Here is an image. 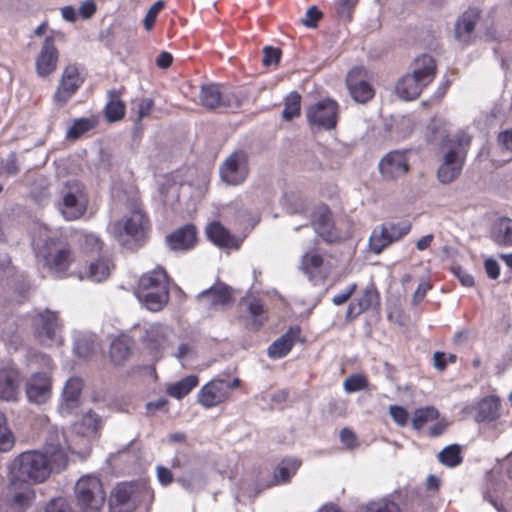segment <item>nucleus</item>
<instances>
[{
  "mask_svg": "<svg viewBox=\"0 0 512 512\" xmlns=\"http://www.w3.org/2000/svg\"><path fill=\"white\" fill-rule=\"evenodd\" d=\"M55 436L56 443L47 442L44 452L29 450L15 457L8 465V474L37 484L44 482L52 471L63 470L68 462L67 450H74V447L67 442L64 433L56 431Z\"/></svg>",
  "mask_w": 512,
  "mask_h": 512,
  "instance_id": "1",
  "label": "nucleus"
},
{
  "mask_svg": "<svg viewBox=\"0 0 512 512\" xmlns=\"http://www.w3.org/2000/svg\"><path fill=\"white\" fill-rule=\"evenodd\" d=\"M429 129L432 133L431 141L439 142L444 155L437 170V178L443 184L453 182L460 175L471 143V136L465 131H459L452 138L448 135L447 124L441 120H434Z\"/></svg>",
  "mask_w": 512,
  "mask_h": 512,
  "instance_id": "2",
  "label": "nucleus"
},
{
  "mask_svg": "<svg viewBox=\"0 0 512 512\" xmlns=\"http://www.w3.org/2000/svg\"><path fill=\"white\" fill-rule=\"evenodd\" d=\"M38 265L52 276L62 279L75 261L74 253L68 242L58 233L47 235L35 248Z\"/></svg>",
  "mask_w": 512,
  "mask_h": 512,
  "instance_id": "3",
  "label": "nucleus"
},
{
  "mask_svg": "<svg viewBox=\"0 0 512 512\" xmlns=\"http://www.w3.org/2000/svg\"><path fill=\"white\" fill-rule=\"evenodd\" d=\"M137 299L150 311H159L168 302L169 287L166 271L157 267L140 278L135 289Z\"/></svg>",
  "mask_w": 512,
  "mask_h": 512,
  "instance_id": "4",
  "label": "nucleus"
},
{
  "mask_svg": "<svg viewBox=\"0 0 512 512\" xmlns=\"http://www.w3.org/2000/svg\"><path fill=\"white\" fill-rule=\"evenodd\" d=\"M88 203V192L82 182L71 179L59 185L55 206L65 220L81 218L86 213Z\"/></svg>",
  "mask_w": 512,
  "mask_h": 512,
  "instance_id": "5",
  "label": "nucleus"
},
{
  "mask_svg": "<svg viewBox=\"0 0 512 512\" xmlns=\"http://www.w3.org/2000/svg\"><path fill=\"white\" fill-rule=\"evenodd\" d=\"M150 230V222L140 208L132 210L122 220L109 225L110 233L122 245H129L130 240L139 241Z\"/></svg>",
  "mask_w": 512,
  "mask_h": 512,
  "instance_id": "6",
  "label": "nucleus"
},
{
  "mask_svg": "<svg viewBox=\"0 0 512 512\" xmlns=\"http://www.w3.org/2000/svg\"><path fill=\"white\" fill-rule=\"evenodd\" d=\"M77 506L81 512H99L105 502L100 479L93 475L82 476L74 487Z\"/></svg>",
  "mask_w": 512,
  "mask_h": 512,
  "instance_id": "7",
  "label": "nucleus"
},
{
  "mask_svg": "<svg viewBox=\"0 0 512 512\" xmlns=\"http://www.w3.org/2000/svg\"><path fill=\"white\" fill-rule=\"evenodd\" d=\"M199 102L206 109L227 112L239 108L243 99L232 89L209 83L201 86Z\"/></svg>",
  "mask_w": 512,
  "mask_h": 512,
  "instance_id": "8",
  "label": "nucleus"
},
{
  "mask_svg": "<svg viewBox=\"0 0 512 512\" xmlns=\"http://www.w3.org/2000/svg\"><path fill=\"white\" fill-rule=\"evenodd\" d=\"M84 82L82 70L76 64L67 65L61 75L53 102L58 107L65 106Z\"/></svg>",
  "mask_w": 512,
  "mask_h": 512,
  "instance_id": "9",
  "label": "nucleus"
},
{
  "mask_svg": "<svg viewBox=\"0 0 512 512\" xmlns=\"http://www.w3.org/2000/svg\"><path fill=\"white\" fill-rule=\"evenodd\" d=\"M33 327L42 344L53 346L62 343L60 325L55 312L44 310L36 313L33 317Z\"/></svg>",
  "mask_w": 512,
  "mask_h": 512,
  "instance_id": "10",
  "label": "nucleus"
},
{
  "mask_svg": "<svg viewBox=\"0 0 512 512\" xmlns=\"http://www.w3.org/2000/svg\"><path fill=\"white\" fill-rule=\"evenodd\" d=\"M239 386V379L232 382L215 379L205 384L198 392V402L206 409L220 405L228 400L232 389Z\"/></svg>",
  "mask_w": 512,
  "mask_h": 512,
  "instance_id": "11",
  "label": "nucleus"
},
{
  "mask_svg": "<svg viewBox=\"0 0 512 512\" xmlns=\"http://www.w3.org/2000/svg\"><path fill=\"white\" fill-rule=\"evenodd\" d=\"M378 169L385 181H396L403 178L410 170L409 152L406 150L388 152L379 161Z\"/></svg>",
  "mask_w": 512,
  "mask_h": 512,
  "instance_id": "12",
  "label": "nucleus"
},
{
  "mask_svg": "<svg viewBox=\"0 0 512 512\" xmlns=\"http://www.w3.org/2000/svg\"><path fill=\"white\" fill-rule=\"evenodd\" d=\"M173 331L159 323L148 324L144 328L143 343L150 354L158 359L169 347Z\"/></svg>",
  "mask_w": 512,
  "mask_h": 512,
  "instance_id": "13",
  "label": "nucleus"
},
{
  "mask_svg": "<svg viewBox=\"0 0 512 512\" xmlns=\"http://www.w3.org/2000/svg\"><path fill=\"white\" fill-rule=\"evenodd\" d=\"M248 174V155L244 151L232 153L220 167L221 179L230 185L243 183Z\"/></svg>",
  "mask_w": 512,
  "mask_h": 512,
  "instance_id": "14",
  "label": "nucleus"
},
{
  "mask_svg": "<svg viewBox=\"0 0 512 512\" xmlns=\"http://www.w3.org/2000/svg\"><path fill=\"white\" fill-rule=\"evenodd\" d=\"M307 120L310 125L324 129H332L338 120V104L332 99H324L307 109Z\"/></svg>",
  "mask_w": 512,
  "mask_h": 512,
  "instance_id": "15",
  "label": "nucleus"
},
{
  "mask_svg": "<svg viewBox=\"0 0 512 512\" xmlns=\"http://www.w3.org/2000/svg\"><path fill=\"white\" fill-rule=\"evenodd\" d=\"M137 502V487L133 483H119L109 499L110 512H132Z\"/></svg>",
  "mask_w": 512,
  "mask_h": 512,
  "instance_id": "16",
  "label": "nucleus"
},
{
  "mask_svg": "<svg viewBox=\"0 0 512 512\" xmlns=\"http://www.w3.org/2000/svg\"><path fill=\"white\" fill-rule=\"evenodd\" d=\"M366 71L362 67L351 69L346 78L351 97L358 103H366L374 96V89L365 79Z\"/></svg>",
  "mask_w": 512,
  "mask_h": 512,
  "instance_id": "17",
  "label": "nucleus"
},
{
  "mask_svg": "<svg viewBox=\"0 0 512 512\" xmlns=\"http://www.w3.org/2000/svg\"><path fill=\"white\" fill-rule=\"evenodd\" d=\"M197 301L205 310H220L232 302L231 290L227 285L217 283L202 291L197 296Z\"/></svg>",
  "mask_w": 512,
  "mask_h": 512,
  "instance_id": "18",
  "label": "nucleus"
},
{
  "mask_svg": "<svg viewBox=\"0 0 512 512\" xmlns=\"http://www.w3.org/2000/svg\"><path fill=\"white\" fill-rule=\"evenodd\" d=\"M51 378L46 372L33 373L26 382V395L31 403L43 404L51 396Z\"/></svg>",
  "mask_w": 512,
  "mask_h": 512,
  "instance_id": "19",
  "label": "nucleus"
},
{
  "mask_svg": "<svg viewBox=\"0 0 512 512\" xmlns=\"http://www.w3.org/2000/svg\"><path fill=\"white\" fill-rule=\"evenodd\" d=\"M59 52L52 37H46L35 60V69L39 77L51 75L57 68Z\"/></svg>",
  "mask_w": 512,
  "mask_h": 512,
  "instance_id": "20",
  "label": "nucleus"
},
{
  "mask_svg": "<svg viewBox=\"0 0 512 512\" xmlns=\"http://www.w3.org/2000/svg\"><path fill=\"white\" fill-rule=\"evenodd\" d=\"M8 479V494L12 504L19 509L28 508L35 499V491L31 483L10 474H8Z\"/></svg>",
  "mask_w": 512,
  "mask_h": 512,
  "instance_id": "21",
  "label": "nucleus"
},
{
  "mask_svg": "<svg viewBox=\"0 0 512 512\" xmlns=\"http://www.w3.org/2000/svg\"><path fill=\"white\" fill-rule=\"evenodd\" d=\"M380 306V295L374 284H369L359 297L348 305L347 319H354L367 310H376Z\"/></svg>",
  "mask_w": 512,
  "mask_h": 512,
  "instance_id": "22",
  "label": "nucleus"
},
{
  "mask_svg": "<svg viewBox=\"0 0 512 512\" xmlns=\"http://www.w3.org/2000/svg\"><path fill=\"white\" fill-rule=\"evenodd\" d=\"M197 240L196 227L187 224L166 236L167 246L174 251H186L194 247Z\"/></svg>",
  "mask_w": 512,
  "mask_h": 512,
  "instance_id": "23",
  "label": "nucleus"
},
{
  "mask_svg": "<svg viewBox=\"0 0 512 512\" xmlns=\"http://www.w3.org/2000/svg\"><path fill=\"white\" fill-rule=\"evenodd\" d=\"M20 373L14 367L0 370V399L15 401L19 396Z\"/></svg>",
  "mask_w": 512,
  "mask_h": 512,
  "instance_id": "24",
  "label": "nucleus"
},
{
  "mask_svg": "<svg viewBox=\"0 0 512 512\" xmlns=\"http://www.w3.org/2000/svg\"><path fill=\"white\" fill-rule=\"evenodd\" d=\"M300 332L301 330L298 326L290 327L268 347V356L273 359L286 356L291 351Z\"/></svg>",
  "mask_w": 512,
  "mask_h": 512,
  "instance_id": "25",
  "label": "nucleus"
},
{
  "mask_svg": "<svg viewBox=\"0 0 512 512\" xmlns=\"http://www.w3.org/2000/svg\"><path fill=\"white\" fill-rule=\"evenodd\" d=\"M435 74L436 63L430 55L423 54L411 64V75L426 86L433 81Z\"/></svg>",
  "mask_w": 512,
  "mask_h": 512,
  "instance_id": "26",
  "label": "nucleus"
},
{
  "mask_svg": "<svg viewBox=\"0 0 512 512\" xmlns=\"http://www.w3.org/2000/svg\"><path fill=\"white\" fill-rule=\"evenodd\" d=\"M478 19V11L475 9H469L457 20L455 23V37L459 42H470Z\"/></svg>",
  "mask_w": 512,
  "mask_h": 512,
  "instance_id": "27",
  "label": "nucleus"
},
{
  "mask_svg": "<svg viewBox=\"0 0 512 512\" xmlns=\"http://www.w3.org/2000/svg\"><path fill=\"white\" fill-rule=\"evenodd\" d=\"M206 235L215 245L225 248H239L240 240L235 238L219 222H212L206 228Z\"/></svg>",
  "mask_w": 512,
  "mask_h": 512,
  "instance_id": "28",
  "label": "nucleus"
},
{
  "mask_svg": "<svg viewBox=\"0 0 512 512\" xmlns=\"http://www.w3.org/2000/svg\"><path fill=\"white\" fill-rule=\"evenodd\" d=\"M113 264L107 257H100L87 266L85 269V273H79V279H89L94 282H102L106 280L111 270L113 269Z\"/></svg>",
  "mask_w": 512,
  "mask_h": 512,
  "instance_id": "29",
  "label": "nucleus"
},
{
  "mask_svg": "<svg viewBox=\"0 0 512 512\" xmlns=\"http://www.w3.org/2000/svg\"><path fill=\"white\" fill-rule=\"evenodd\" d=\"M313 226L317 234L326 241H333L336 237L331 212L326 207H320L314 214Z\"/></svg>",
  "mask_w": 512,
  "mask_h": 512,
  "instance_id": "30",
  "label": "nucleus"
},
{
  "mask_svg": "<svg viewBox=\"0 0 512 512\" xmlns=\"http://www.w3.org/2000/svg\"><path fill=\"white\" fill-rule=\"evenodd\" d=\"M425 87L426 85L413 75L407 74L397 82L395 91L401 99L409 101L417 98Z\"/></svg>",
  "mask_w": 512,
  "mask_h": 512,
  "instance_id": "31",
  "label": "nucleus"
},
{
  "mask_svg": "<svg viewBox=\"0 0 512 512\" xmlns=\"http://www.w3.org/2000/svg\"><path fill=\"white\" fill-rule=\"evenodd\" d=\"M82 388L83 382L80 378L71 377L70 379L67 380L62 392V412L66 411L67 413H69L71 409L78 405Z\"/></svg>",
  "mask_w": 512,
  "mask_h": 512,
  "instance_id": "32",
  "label": "nucleus"
},
{
  "mask_svg": "<svg viewBox=\"0 0 512 512\" xmlns=\"http://www.w3.org/2000/svg\"><path fill=\"white\" fill-rule=\"evenodd\" d=\"M99 417L89 410L83 415L80 421L76 422L73 426V431L82 438L89 440L93 438L100 426Z\"/></svg>",
  "mask_w": 512,
  "mask_h": 512,
  "instance_id": "33",
  "label": "nucleus"
},
{
  "mask_svg": "<svg viewBox=\"0 0 512 512\" xmlns=\"http://www.w3.org/2000/svg\"><path fill=\"white\" fill-rule=\"evenodd\" d=\"M500 401L495 396L483 398L476 408L477 421H493L499 417Z\"/></svg>",
  "mask_w": 512,
  "mask_h": 512,
  "instance_id": "34",
  "label": "nucleus"
},
{
  "mask_svg": "<svg viewBox=\"0 0 512 512\" xmlns=\"http://www.w3.org/2000/svg\"><path fill=\"white\" fill-rule=\"evenodd\" d=\"M493 241L501 246L512 245V219L501 218L495 224L491 232Z\"/></svg>",
  "mask_w": 512,
  "mask_h": 512,
  "instance_id": "35",
  "label": "nucleus"
},
{
  "mask_svg": "<svg viewBox=\"0 0 512 512\" xmlns=\"http://www.w3.org/2000/svg\"><path fill=\"white\" fill-rule=\"evenodd\" d=\"M198 382L199 381L197 376H186L181 380L168 385L166 388V393L175 399H182L198 385Z\"/></svg>",
  "mask_w": 512,
  "mask_h": 512,
  "instance_id": "36",
  "label": "nucleus"
},
{
  "mask_svg": "<svg viewBox=\"0 0 512 512\" xmlns=\"http://www.w3.org/2000/svg\"><path fill=\"white\" fill-rule=\"evenodd\" d=\"M389 245H391V241L385 224L376 226L369 237L370 250L374 254H380Z\"/></svg>",
  "mask_w": 512,
  "mask_h": 512,
  "instance_id": "37",
  "label": "nucleus"
},
{
  "mask_svg": "<svg viewBox=\"0 0 512 512\" xmlns=\"http://www.w3.org/2000/svg\"><path fill=\"white\" fill-rule=\"evenodd\" d=\"M282 206L290 214H304L308 210V201L299 193L289 192L284 194Z\"/></svg>",
  "mask_w": 512,
  "mask_h": 512,
  "instance_id": "38",
  "label": "nucleus"
},
{
  "mask_svg": "<svg viewBox=\"0 0 512 512\" xmlns=\"http://www.w3.org/2000/svg\"><path fill=\"white\" fill-rule=\"evenodd\" d=\"M301 465V461L296 458H289L282 460L274 473L275 480L278 483H286L296 473Z\"/></svg>",
  "mask_w": 512,
  "mask_h": 512,
  "instance_id": "39",
  "label": "nucleus"
},
{
  "mask_svg": "<svg viewBox=\"0 0 512 512\" xmlns=\"http://www.w3.org/2000/svg\"><path fill=\"white\" fill-rule=\"evenodd\" d=\"M130 356V344L126 338H117L112 341L110 357L115 365H122Z\"/></svg>",
  "mask_w": 512,
  "mask_h": 512,
  "instance_id": "40",
  "label": "nucleus"
},
{
  "mask_svg": "<svg viewBox=\"0 0 512 512\" xmlns=\"http://www.w3.org/2000/svg\"><path fill=\"white\" fill-rule=\"evenodd\" d=\"M105 115L109 122L118 121L125 115V105L115 91L109 92V101L105 107Z\"/></svg>",
  "mask_w": 512,
  "mask_h": 512,
  "instance_id": "41",
  "label": "nucleus"
},
{
  "mask_svg": "<svg viewBox=\"0 0 512 512\" xmlns=\"http://www.w3.org/2000/svg\"><path fill=\"white\" fill-rule=\"evenodd\" d=\"M439 416L438 410L433 406H426L415 410L412 418L413 428L421 429L429 421L436 420Z\"/></svg>",
  "mask_w": 512,
  "mask_h": 512,
  "instance_id": "42",
  "label": "nucleus"
},
{
  "mask_svg": "<svg viewBox=\"0 0 512 512\" xmlns=\"http://www.w3.org/2000/svg\"><path fill=\"white\" fill-rule=\"evenodd\" d=\"M99 345L92 335L82 336L75 340L74 351L82 358L89 357L98 349Z\"/></svg>",
  "mask_w": 512,
  "mask_h": 512,
  "instance_id": "43",
  "label": "nucleus"
},
{
  "mask_svg": "<svg viewBox=\"0 0 512 512\" xmlns=\"http://www.w3.org/2000/svg\"><path fill=\"white\" fill-rule=\"evenodd\" d=\"M438 460L448 467H455L462 462L460 447L456 444L445 447L439 454Z\"/></svg>",
  "mask_w": 512,
  "mask_h": 512,
  "instance_id": "44",
  "label": "nucleus"
},
{
  "mask_svg": "<svg viewBox=\"0 0 512 512\" xmlns=\"http://www.w3.org/2000/svg\"><path fill=\"white\" fill-rule=\"evenodd\" d=\"M301 96L297 92H291L285 99L282 116L285 120H292L300 115Z\"/></svg>",
  "mask_w": 512,
  "mask_h": 512,
  "instance_id": "45",
  "label": "nucleus"
},
{
  "mask_svg": "<svg viewBox=\"0 0 512 512\" xmlns=\"http://www.w3.org/2000/svg\"><path fill=\"white\" fill-rule=\"evenodd\" d=\"M177 482L189 492H194L203 488L206 484L204 475L200 472H192L186 476L179 477Z\"/></svg>",
  "mask_w": 512,
  "mask_h": 512,
  "instance_id": "46",
  "label": "nucleus"
},
{
  "mask_svg": "<svg viewBox=\"0 0 512 512\" xmlns=\"http://www.w3.org/2000/svg\"><path fill=\"white\" fill-rule=\"evenodd\" d=\"M15 438L12 431L7 426L5 415L0 412V451L8 452L14 446Z\"/></svg>",
  "mask_w": 512,
  "mask_h": 512,
  "instance_id": "47",
  "label": "nucleus"
},
{
  "mask_svg": "<svg viewBox=\"0 0 512 512\" xmlns=\"http://www.w3.org/2000/svg\"><path fill=\"white\" fill-rule=\"evenodd\" d=\"M358 2L359 0H335L334 5L337 16L345 22L351 21Z\"/></svg>",
  "mask_w": 512,
  "mask_h": 512,
  "instance_id": "48",
  "label": "nucleus"
},
{
  "mask_svg": "<svg viewBox=\"0 0 512 512\" xmlns=\"http://www.w3.org/2000/svg\"><path fill=\"white\" fill-rule=\"evenodd\" d=\"M323 263L322 257L317 253H306L302 258V269L313 277Z\"/></svg>",
  "mask_w": 512,
  "mask_h": 512,
  "instance_id": "49",
  "label": "nucleus"
},
{
  "mask_svg": "<svg viewBox=\"0 0 512 512\" xmlns=\"http://www.w3.org/2000/svg\"><path fill=\"white\" fill-rule=\"evenodd\" d=\"M384 224L387 228L391 244L396 241H399L401 238H403L405 235H407L411 230V224L408 222L403 223V224H400V223H384Z\"/></svg>",
  "mask_w": 512,
  "mask_h": 512,
  "instance_id": "50",
  "label": "nucleus"
},
{
  "mask_svg": "<svg viewBox=\"0 0 512 512\" xmlns=\"http://www.w3.org/2000/svg\"><path fill=\"white\" fill-rule=\"evenodd\" d=\"M94 122L87 118H80L74 121L73 125L67 132V137L71 139H77L83 133L93 128Z\"/></svg>",
  "mask_w": 512,
  "mask_h": 512,
  "instance_id": "51",
  "label": "nucleus"
},
{
  "mask_svg": "<svg viewBox=\"0 0 512 512\" xmlns=\"http://www.w3.org/2000/svg\"><path fill=\"white\" fill-rule=\"evenodd\" d=\"M343 386L346 392L353 393L366 389L368 386V381L365 376L354 374L344 381Z\"/></svg>",
  "mask_w": 512,
  "mask_h": 512,
  "instance_id": "52",
  "label": "nucleus"
},
{
  "mask_svg": "<svg viewBox=\"0 0 512 512\" xmlns=\"http://www.w3.org/2000/svg\"><path fill=\"white\" fill-rule=\"evenodd\" d=\"M367 512H401L398 504L388 499H380L367 505Z\"/></svg>",
  "mask_w": 512,
  "mask_h": 512,
  "instance_id": "53",
  "label": "nucleus"
},
{
  "mask_svg": "<svg viewBox=\"0 0 512 512\" xmlns=\"http://www.w3.org/2000/svg\"><path fill=\"white\" fill-rule=\"evenodd\" d=\"M19 172L17 159L15 154H10L6 158L2 159L0 163V176L7 175L13 176Z\"/></svg>",
  "mask_w": 512,
  "mask_h": 512,
  "instance_id": "54",
  "label": "nucleus"
},
{
  "mask_svg": "<svg viewBox=\"0 0 512 512\" xmlns=\"http://www.w3.org/2000/svg\"><path fill=\"white\" fill-rule=\"evenodd\" d=\"M389 414L398 426L404 427L407 425L409 420V413L404 407L399 405H391L389 407Z\"/></svg>",
  "mask_w": 512,
  "mask_h": 512,
  "instance_id": "55",
  "label": "nucleus"
},
{
  "mask_svg": "<svg viewBox=\"0 0 512 512\" xmlns=\"http://www.w3.org/2000/svg\"><path fill=\"white\" fill-rule=\"evenodd\" d=\"M248 311L251 314V316L254 318V321H255L257 327L262 325V323L265 320V316H264L263 305L261 304V302L257 299L251 300L248 304Z\"/></svg>",
  "mask_w": 512,
  "mask_h": 512,
  "instance_id": "56",
  "label": "nucleus"
},
{
  "mask_svg": "<svg viewBox=\"0 0 512 512\" xmlns=\"http://www.w3.org/2000/svg\"><path fill=\"white\" fill-rule=\"evenodd\" d=\"M82 248L86 252H97L102 248V243L98 236L92 233L83 235Z\"/></svg>",
  "mask_w": 512,
  "mask_h": 512,
  "instance_id": "57",
  "label": "nucleus"
},
{
  "mask_svg": "<svg viewBox=\"0 0 512 512\" xmlns=\"http://www.w3.org/2000/svg\"><path fill=\"white\" fill-rule=\"evenodd\" d=\"M163 6H164V4L162 1H157L150 7V9L148 10V12L144 18L145 29L150 30L153 27V25L156 21V17L158 15V13L161 11V9L163 8Z\"/></svg>",
  "mask_w": 512,
  "mask_h": 512,
  "instance_id": "58",
  "label": "nucleus"
},
{
  "mask_svg": "<svg viewBox=\"0 0 512 512\" xmlns=\"http://www.w3.org/2000/svg\"><path fill=\"white\" fill-rule=\"evenodd\" d=\"M263 52L264 56L262 61L265 66L278 64L281 57L280 49L268 46L264 48Z\"/></svg>",
  "mask_w": 512,
  "mask_h": 512,
  "instance_id": "59",
  "label": "nucleus"
},
{
  "mask_svg": "<svg viewBox=\"0 0 512 512\" xmlns=\"http://www.w3.org/2000/svg\"><path fill=\"white\" fill-rule=\"evenodd\" d=\"M45 512H72V510L65 499L56 498L47 504Z\"/></svg>",
  "mask_w": 512,
  "mask_h": 512,
  "instance_id": "60",
  "label": "nucleus"
},
{
  "mask_svg": "<svg viewBox=\"0 0 512 512\" xmlns=\"http://www.w3.org/2000/svg\"><path fill=\"white\" fill-rule=\"evenodd\" d=\"M356 289H357V284L352 283L351 285H349L347 287V289L339 292L332 298L333 304H335L337 306L344 304L354 294Z\"/></svg>",
  "mask_w": 512,
  "mask_h": 512,
  "instance_id": "61",
  "label": "nucleus"
},
{
  "mask_svg": "<svg viewBox=\"0 0 512 512\" xmlns=\"http://www.w3.org/2000/svg\"><path fill=\"white\" fill-rule=\"evenodd\" d=\"M154 103L150 98L141 99L137 104V117L138 121L148 116L153 109Z\"/></svg>",
  "mask_w": 512,
  "mask_h": 512,
  "instance_id": "62",
  "label": "nucleus"
},
{
  "mask_svg": "<svg viewBox=\"0 0 512 512\" xmlns=\"http://www.w3.org/2000/svg\"><path fill=\"white\" fill-rule=\"evenodd\" d=\"M322 13L316 7H310L302 22L306 27L313 28L316 26L317 21L321 18Z\"/></svg>",
  "mask_w": 512,
  "mask_h": 512,
  "instance_id": "63",
  "label": "nucleus"
},
{
  "mask_svg": "<svg viewBox=\"0 0 512 512\" xmlns=\"http://www.w3.org/2000/svg\"><path fill=\"white\" fill-rule=\"evenodd\" d=\"M341 442L349 449H353L357 446L356 435L348 428H343L340 431Z\"/></svg>",
  "mask_w": 512,
  "mask_h": 512,
  "instance_id": "64",
  "label": "nucleus"
}]
</instances>
